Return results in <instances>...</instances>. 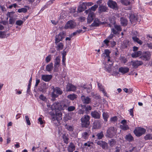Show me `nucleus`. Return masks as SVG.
<instances>
[{
  "label": "nucleus",
  "instance_id": "nucleus-29",
  "mask_svg": "<svg viewBox=\"0 0 152 152\" xmlns=\"http://www.w3.org/2000/svg\"><path fill=\"white\" fill-rule=\"evenodd\" d=\"M132 39L134 42H136L140 45H141L142 44L143 42L141 40H140L136 36H133L132 37Z\"/></svg>",
  "mask_w": 152,
  "mask_h": 152
},
{
  "label": "nucleus",
  "instance_id": "nucleus-62",
  "mask_svg": "<svg viewBox=\"0 0 152 152\" xmlns=\"http://www.w3.org/2000/svg\"><path fill=\"white\" fill-rule=\"evenodd\" d=\"M9 22L10 24H12L14 23V21L13 19L11 18H10L9 19Z\"/></svg>",
  "mask_w": 152,
  "mask_h": 152
},
{
  "label": "nucleus",
  "instance_id": "nucleus-42",
  "mask_svg": "<svg viewBox=\"0 0 152 152\" xmlns=\"http://www.w3.org/2000/svg\"><path fill=\"white\" fill-rule=\"evenodd\" d=\"M27 11V10L26 8H21L19 9L18 10V12L19 13L23 12V13H26Z\"/></svg>",
  "mask_w": 152,
  "mask_h": 152
},
{
  "label": "nucleus",
  "instance_id": "nucleus-6",
  "mask_svg": "<svg viewBox=\"0 0 152 152\" xmlns=\"http://www.w3.org/2000/svg\"><path fill=\"white\" fill-rule=\"evenodd\" d=\"M63 93L62 90L58 87H56L53 90V91L51 94L52 97L54 98L57 97L59 95Z\"/></svg>",
  "mask_w": 152,
  "mask_h": 152
},
{
  "label": "nucleus",
  "instance_id": "nucleus-58",
  "mask_svg": "<svg viewBox=\"0 0 152 152\" xmlns=\"http://www.w3.org/2000/svg\"><path fill=\"white\" fill-rule=\"evenodd\" d=\"M40 82V80L39 79H38L37 78H36V83L35 84L34 87L35 88L37 87L39 84V83Z\"/></svg>",
  "mask_w": 152,
  "mask_h": 152
},
{
  "label": "nucleus",
  "instance_id": "nucleus-28",
  "mask_svg": "<svg viewBox=\"0 0 152 152\" xmlns=\"http://www.w3.org/2000/svg\"><path fill=\"white\" fill-rule=\"evenodd\" d=\"M81 87L83 88L84 89H86V92L88 93H89L91 92V89L92 88L91 84H90L89 86H86V85H83Z\"/></svg>",
  "mask_w": 152,
  "mask_h": 152
},
{
  "label": "nucleus",
  "instance_id": "nucleus-55",
  "mask_svg": "<svg viewBox=\"0 0 152 152\" xmlns=\"http://www.w3.org/2000/svg\"><path fill=\"white\" fill-rule=\"evenodd\" d=\"M117 118L116 116L112 117L110 118V121L111 122H115L117 120Z\"/></svg>",
  "mask_w": 152,
  "mask_h": 152
},
{
  "label": "nucleus",
  "instance_id": "nucleus-44",
  "mask_svg": "<svg viewBox=\"0 0 152 152\" xmlns=\"http://www.w3.org/2000/svg\"><path fill=\"white\" fill-rule=\"evenodd\" d=\"M67 110L69 112H71L74 111L75 109V107L74 106H69L67 108Z\"/></svg>",
  "mask_w": 152,
  "mask_h": 152
},
{
  "label": "nucleus",
  "instance_id": "nucleus-10",
  "mask_svg": "<svg viewBox=\"0 0 152 152\" xmlns=\"http://www.w3.org/2000/svg\"><path fill=\"white\" fill-rule=\"evenodd\" d=\"M106 23L105 22H102L100 21L99 19L95 18L94 22L91 24V26L93 27H97L99 26L100 25H104Z\"/></svg>",
  "mask_w": 152,
  "mask_h": 152
},
{
  "label": "nucleus",
  "instance_id": "nucleus-16",
  "mask_svg": "<svg viewBox=\"0 0 152 152\" xmlns=\"http://www.w3.org/2000/svg\"><path fill=\"white\" fill-rule=\"evenodd\" d=\"M108 7L106 5L103 4L99 5L98 8L99 12L100 13L102 12H107Z\"/></svg>",
  "mask_w": 152,
  "mask_h": 152
},
{
  "label": "nucleus",
  "instance_id": "nucleus-50",
  "mask_svg": "<svg viewBox=\"0 0 152 152\" xmlns=\"http://www.w3.org/2000/svg\"><path fill=\"white\" fill-rule=\"evenodd\" d=\"M25 118L27 124L28 125H31V123L28 116V115H26Z\"/></svg>",
  "mask_w": 152,
  "mask_h": 152
},
{
  "label": "nucleus",
  "instance_id": "nucleus-17",
  "mask_svg": "<svg viewBox=\"0 0 152 152\" xmlns=\"http://www.w3.org/2000/svg\"><path fill=\"white\" fill-rule=\"evenodd\" d=\"M52 75H42V76L41 79L45 82H48L52 79Z\"/></svg>",
  "mask_w": 152,
  "mask_h": 152
},
{
  "label": "nucleus",
  "instance_id": "nucleus-4",
  "mask_svg": "<svg viewBox=\"0 0 152 152\" xmlns=\"http://www.w3.org/2000/svg\"><path fill=\"white\" fill-rule=\"evenodd\" d=\"M151 52L149 51H142L141 56L140 58L143 60L148 61L151 58Z\"/></svg>",
  "mask_w": 152,
  "mask_h": 152
},
{
  "label": "nucleus",
  "instance_id": "nucleus-41",
  "mask_svg": "<svg viewBox=\"0 0 152 152\" xmlns=\"http://www.w3.org/2000/svg\"><path fill=\"white\" fill-rule=\"evenodd\" d=\"M66 128L69 131L72 132L73 131L74 129L72 126H69L66 124L65 125Z\"/></svg>",
  "mask_w": 152,
  "mask_h": 152
},
{
  "label": "nucleus",
  "instance_id": "nucleus-48",
  "mask_svg": "<svg viewBox=\"0 0 152 152\" xmlns=\"http://www.w3.org/2000/svg\"><path fill=\"white\" fill-rule=\"evenodd\" d=\"M92 109L90 105H86V113L88 114L89 112V111L91 110Z\"/></svg>",
  "mask_w": 152,
  "mask_h": 152
},
{
  "label": "nucleus",
  "instance_id": "nucleus-47",
  "mask_svg": "<svg viewBox=\"0 0 152 152\" xmlns=\"http://www.w3.org/2000/svg\"><path fill=\"white\" fill-rule=\"evenodd\" d=\"M89 135L87 132H85L82 134V137L84 139H86L88 138Z\"/></svg>",
  "mask_w": 152,
  "mask_h": 152
},
{
  "label": "nucleus",
  "instance_id": "nucleus-30",
  "mask_svg": "<svg viewBox=\"0 0 152 152\" xmlns=\"http://www.w3.org/2000/svg\"><path fill=\"white\" fill-rule=\"evenodd\" d=\"M56 45H57L56 48L57 50L59 51L63 49L64 45L62 42L57 43Z\"/></svg>",
  "mask_w": 152,
  "mask_h": 152
},
{
  "label": "nucleus",
  "instance_id": "nucleus-27",
  "mask_svg": "<svg viewBox=\"0 0 152 152\" xmlns=\"http://www.w3.org/2000/svg\"><path fill=\"white\" fill-rule=\"evenodd\" d=\"M142 51H138L132 53L131 54V56L133 58H136L141 56Z\"/></svg>",
  "mask_w": 152,
  "mask_h": 152
},
{
  "label": "nucleus",
  "instance_id": "nucleus-2",
  "mask_svg": "<svg viewBox=\"0 0 152 152\" xmlns=\"http://www.w3.org/2000/svg\"><path fill=\"white\" fill-rule=\"evenodd\" d=\"M146 129L141 127H136L134 130L133 132L135 135L137 137H140L145 134Z\"/></svg>",
  "mask_w": 152,
  "mask_h": 152
},
{
  "label": "nucleus",
  "instance_id": "nucleus-53",
  "mask_svg": "<svg viewBox=\"0 0 152 152\" xmlns=\"http://www.w3.org/2000/svg\"><path fill=\"white\" fill-rule=\"evenodd\" d=\"M98 7V5L96 4H95L93 6L91 7L90 8V10H91V11L92 10L94 11H95L96 10V9Z\"/></svg>",
  "mask_w": 152,
  "mask_h": 152
},
{
  "label": "nucleus",
  "instance_id": "nucleus-43",
  "mask_svg": "<svg viewBox=\"0 0 152 152\" xmlns=\"http://www.w3.org/2000/svg\"><path fill=\"white\" fill-rule=\"evenodd\" d=\"M111 52L108 49H105L104 51V53L103 54H104L106 55V56L107 57H110V54Z\"/></svg>",
  "mask_w": 152,
  "mask_h": 152
},
{
  "label": "nucleus",
  "instance_id": "nucleus-52",
  "mask_svg": "<svg viewBox=\"0 0 152 152\" xmlns=\"http://www.w3.org/2000/svg\"><path fill=\"white\" fill-rule=\"evenodd\" d=\"M39 98L40 99L44 101H46L47 99L46 97L42 94L40 95Z\"/></svg>",
  "mask_w": 152,
  "mask_h": 152
},
{
  "label": "nucleus",
  "instance_id": "nucleus-13",
  "mask_svg": "<svg viewBox=\"0 0 152 152\" xmlns=\"http://www.w3.org/2000/svg\"><path fill=\"white\" fill-rule=\"evenodd\" d=\"M82 102L85 104H88L91 102V99L88 96H86L82 95L81 97Z\"/></svg>",
  "mask_w": 152,
  "mask_h": 152
},
{
  "label": "nucleus",
  "instance_id": "nucleus-19",
  "mask_svg": "<svg viewBox=\"0 0 152 152\" xmlns=\"http://www.w3.org/2000/svg\"><path fill=\"white\" fill-rule=\"evenodd\" d=\"M129 19L132 23H135L137 20V16L135 15L134 13H131L130 14Z\"/></svg>",
  "mask_w": 152,
  "mask_h": 152
},
{
  "label": "nucleus",
  "instance_id": "nucleus-64",
  "mask_svg": "<svg viewBox=\"0 0 152 152\" xmlns=\"http://www.w3.org/2000/svg\"><path fill=\"white\" fill-rule=\"evenodd\" d=\"M147 46L150 49H152V43H148L147 44Z\"/></svg>",
  "mask_w": 152,
  "mask_h": 152
},
{
  "label": "nucleus",
  "instance_id": "nucleus-45",
  "mask_svg": "<svg viewBox=\"0 0 152 152\" xmlns=\"http://www.w3.org/2000/svg\"><path fill=\"white\" fill-rule=\"evenodd\" d=\"M151 136L152 135L151 134H147L144 137V138L145 140H151Z\"/></svg>",
  "mask_w": 152,
  "mask_h": 152
},
{
  "label": "nucleus",
  "instance_id": "nucleus-21",
  "mask_svg": "<svg viewBox=\"0 0 152 152\" xmlns=\"http://www.w3.org/2000/svg\"><path fill=\"white\" fill-rule=\"evenodd\" d=\"M75 149V147L73 143H70L69 145L67 147V150L69 152H73Z\"/></svg>",
  "mask_w": 152,
  "mask_h": 152
},
{
  "label": "nucleus",
  "instance_id": "nucleus-8",
  "mask_svg": "<svg viewBox=\"0 0 152 152\" xmlns=\"http://www.w3.org/2000/svg\"><path fill=\"white\" fill-rule=\"evenodd\" d=\"M76 26L75 23L72 20H70L66 23L65 24L64 28L65 29H72L75 28Z\"/></svg>",
  "mask_w": 152,
  "mask_h": 152
},
{
  "label": "nucleus",
  "instance_id": "nucleus-3",
  "mask_svg": "<svg viewBox=\"0 0 152 152\" xmlns=\"http://www.w3.org/2000/svg\"><path fill=\"white\" fill-rule=\"evenodd\" d=\"M116 130L114 127H111L107 131L105 136L107 137L112 138L116 134Z\"/></svg>",
  "mask_w": 152,
  "mask_h": 152
},
{
  "label": "nucleus",
  "instance_id": "nucleus-34",
  "mask_svg": "<svg viewBox=\"0 0 152 152\" xmlns=\"http://www.w3.org/2000/svg\"><path fill=\"white\" fill-rule=\"evenodd\" d=\"M53 63L51 62L46 66V70L48 72H50L53 69Z\"/></svg>",
  "mask_w": 152,
  "mask_h": 152
},
{
  "label": "nucleus",
  "instance_id": "nucleus-25",
  "mask_svg": "<svg viewBox=\"0 0 152 152\" xmlns=\"http://www.w3.org/2000/svg\"><path fill=\"white\" fill-rule=\"evenodd\" d=\"M129 69L127 67H121L119 69V71L125 74L129 71Z\"/></svg>",
  "mask_w": 152,
  "mask_h": 152
},
{
  "label": "nucleus",
  "instance_id": "nucleus-15",
  "mask_svg": "<svg viewBox=\"0 0 152 152\" xmlns=\"http://www.w3.org/2000/svg\"><path fill=\"white\" fill-rule=\"evenodd\" d=\"M92 117L95 119H99L100 118L101 114L96 110H94L91 113Z\"/></svg>",
  "mask_w": 152,
  "mask_h": 152
},
{
  "label": "nucleus",
  "instance_id": "nucleus-9",
  "mask_svg": "<svg viewBox=\"0 0 152 152\" xmlns=\"http://www.w3.org/2000/svg\"><path fill=\"white\" fill-rule=\"evenodd\" d=\"M143 64L142 61L137 60L132 61L131 62V65L134 69L137 68L138 66L142 65Z\"/></svg>",
  "mask_w": 152,
  "mask_h": 152
},
{
  "label": "nucleus",
  "instance_id": "nucleus-51",
  "mask_svg": "<svg viewBox=\"0 0 152 152\" xmlns=\"http://www.w3.org/2000/svg\"><path fill=\"white\" fill-rule=\"evenodd\" d=\"M23 23V21L21 20H17L16 22V24L19 26H21Z\"/></svg>",
  "mask_w": 152,
  "mask_h": 152
},
{
  "label": "nucleus",
  "instance_id": "nucleus-46",
  "mask_svg": "<svg viewBox=\"0 0 152 152\" xmlns=\"http://www.w3.org/2000/svg\"><path fill=\"white\" fill-rule=\"evenodd\" d=\"M120 127L124 131L126 130L129 129V127L127 125H121Z\"/></svg>",
  "mask_w": 152,
  "mask_h": 152
},
{
  "label": "nucleus",
  "instance_id": "nucleus-11",
  "mask_svg": "<svg viewBox=\"0 0 152 152\" xmlns=\"http://www.w3.org/2000/svg\"><path fill=\"white\" fill-rule=\"evenodd\" d=\"M107 4L110 8L114 10L117 9V4L115 1L110 0L107 2Z\"/></svg>",
  "mask_w": 152,
  "mask_h": 152
},
{
  "label": "nucleus",
  "instance_id": "nucleus-56",
  "mask_svg": "<svg viewBox=\"0 0 152 152\" xmlns=\"http://www.w3.org/2000/svg\"><path fill=\"white\" fill-rule=\"evenodd\" d=\"M129 111L130 113V115L132 116V117H133L134 116L133 108L130 109Z\"/></svg>",
  "mask_w": 152,
  "mask_h": 152
},
{
  "label": "nucleus",
  "instance_id": "nucleus-26",
  "mask_svg": "<svg viewBox=\"0 0 152 152\" xmlns=\"http://www.w3.org/2000/svg\"><path fill=\"white\" fill-rule=\"evenodd\" d=\"M97 84L98 87L99 88L100 90L102 92L104 96H107V93L104 91V87L102 86V84L98 82H97Z\"/></svg>",
  "mask_w": 152,
  "mask_h": 152
},
{
  "label": "nucleus",
  "instance_id": "nucleus-32",
  "mask_svg": "<svg viewBox=\"0 0 152 152\" xmlns=\"http://www.w3.org/2000/svg\"><path fill=\"white\" fill-rule=\"evenodd\" d=\"M125 139L127 140L129 142H132L134 140L133 137L130 134L126 136Z\"/></svg>",
  "mask_w": 152,
  "mask_h": 152
},
{
  "label": "nucleus",
  "instance_id": "nucleus-12",
  "mask_svg": "<svg viewBox=\"0 0 152 152\" xmlns=\"http://www.w3.org/2000/svg\"><path fill=\"white\" fill-rule=\"evenodd\" d=\"M56 107L55 108L59 110H64L65 109H66L67 107L69 106V104H66L64 103L58 104H56Z\"/></svg>",
  "mask_w": 152,
  "mask_h": 152
},
{
  "label": "nucleus",
  "instance_id": "nucleus-5",
  "mask_svg": "<svg viewBox=\"0 0 152 152\" xmlns=\"http://www.w3.org/2000/svg\"><path fill=\"white\" fill-rule=\"evenodd\" d=\"M66 33L65 31H62L60 32L59 34L56 35L55 43L56 44L58 43L60 41H62L63 39L65 37Z\"/></svg>",
  "mask_w": 152,
  "mask_h": 152
},
{
  "label": "nucleus",
  "instance_id": "nucleus-37",
  "mask_svg": "<svg viewBox=\"0 0 152 152\" xmlns=\"http://www.w3.org/2000/svg\"><path fill=\"white\" fill-rule=\"evenodd\" d=\"M32 80V77H31L30 78V79L29 80V83L28 85V88L27 90V93L28 94H29V93L30 91V88L31 86V83Z\"/></svg>",
  "mask_w": 152,
  "mask_h": 152
},
{
  "label": "nucleus",
  "instance_id": "nucleus-14",
  "mask_svg": "<svg viewBox=\"0 0 152 152\" xmlns=\"http://www.w3.org/2000/svg\"><path fill=\"white\" fill-rule=\"evenodd\" d=\"M96 143L98 145L101 146L102 149H107L108 148V144L106 142L102 141H98Z\"/></svg>",
  "mask_w": 152,
  "mask_h": 152
},
{
  "label": "nucleus",
  "instance_id": "nucleus-20",
  "mask_svg": "<svg viewBox=\"0 0 152 152\" xmlns=\"http://www.w3.org/2000/svg\"><path fill=\"white\" fill-rule=\"evenodd\" d=\"M85 4V2H83L77 8L78 12H82L87 9Z\"/></svg>",
  "mask_w": 152,
  "mask_h": 152
},
{
  "label": "nucleus",
  "instance_id": "nucleus-36",
  "mask_svg": "<svg viewBox=\"0 0 152 152\" xmlns=\"http://www.w3.org/2000/svg\"><path fill=\"white\" fill-rule=\"evenodd\" d=\"M116 141L114 139H111L109 140L108 143L110 145V146L111 147H113L115 144Z\"/></svg>",
  "mask_w": 152,
  "mask_h": 152
},
{
  "label": "nucleus",
  "instance_id": "nucleus-38",
  "mask_svg": "<svg viewBox=\"0 0 152 152\" xmlns=\"http://www.w3.org/2000/svg\"><path fill=\"white\" fill-rule=\"evenodd\" d=\"M96 136L97 137V138L98 140H100L102 139L104 137V134L102 132L100 133H98Z\"/></svg>",
  "mask_w": 152,
  "mask_h": 152
},
{
  "label": "nucleus",
  "instance_id": "nucleus-33",
  "mask_svg": "<svg viewBox=\"0 0 152 152\" xmlns=\"http://www.w3.org/2000/svg\"><path fill=\"white\" fill-rule=\"evenodd\" d=\"M100 126V123L99 121H95L93 123V128L94 129H98L99 128Z\"/></svg>",
  "mask_w": 152,
  "mask_h": 152
},
{
  "label": "nucleus",
  "instance_id": "nucleus-61",
  "mask_svg": "<svg viewBox=\"0 0 152 152\" xmlns=\"http://www.w3.org/2000/svg\"><path fill=\"white\" fill-rule=\"evenodd\" d=\"M81 109L83 110L85 112H86V105H81Z\"/></svg>",
  "mask_w": 152,
  "mask_h": 152
},
{
  "label": "nucleus",
  "instance_id": "nucleus-60",
  "mask_svg": "<svg viewBox=\"0 0 152 152\" xmlns=\"http://www.w3.org/2000/svg\"><path fill=\"white\" fill-rule=\"evenodd\" d=\"M38 122L39 123V124H43L44 122L42 120V118L40 117L38 119Z\"/></svg>",
  "mask_w": 152,
  "mask_h": 152
},
{
  "label": "nucleus",
  "instance_id": "nucleus-39",
  "mask_svg": "<svg viewBox=\"0 0 152 152\" xmlns=\"http://www.w3.org/2000/svg\"><path fill=\"white\" fill-rule=\"evenodd\" d=\"M75 94H70L67 97L70 99L73 100L77 98Z\"/></svg>",
  "mask_w": 152,
  "mask_h": 152
},
{
  "label": "nucleus",
  "instance_id": "nucleus-23",
  "mask_svg": "<svg viewBox=\"0 0 152 152\" xmlns=\"http://www.w3.org/2000/svg\"><path fill=\"white\" fill-rule=\"evenodd\" d=\"M121 24L122 26H125L128 24V21L127 19L124 17H121L120 18Z\"/></svg>",
  "mask_w": 152,
  "mask_h": 152
},
{
  "label": "nucleus",
  "instance_id": "nucleus-18",
  "mask_svg": "<svg viewBox=\"0 0 152 152\" xmlns=\"http://www.w3.org/2000/svg\"><path fill=\"white\" fill-rule=\"evenodd\" d=\"M76 89V87L74 85L68 83L66 86V90L67 91H74Z\"/></svg>",
  "mask_w": 152,
  "mask_h": 152
},
{
  "label": "nucleus",
  "instance_id": "nucleus-1",
  "mask_svg": "<svg viewBox=\"0 0 152 152\" xmlns=\"http://www.w3.org/2000/svg\"><path fill=\"white\" fill-rule=\"evenodd\" d=\"M90 116L88 115H85L82 117L81 119L82 127H88L90 124Z\"/></svg>",
  "mask_w": 152,
  "mask_h": 152
},
{
  "label": "nucleus",
  "instance_id": "nucleus-54",
  "mask_svg": "<svg viewBox=\"0 0 152 152\" xmlns=\"http://www.w3.org/2000/svg\"><path fill=\"white\" fill-rule=\"evenodd\" d=\"M51 55H49L46 57L45 58V61L47 63H48L51 60Z\"/></svg>",
  "mask_w": 152,
  "mask_h": 152
},
{
  "label": "nucleus",
  "instance_id": "nucleus-35",
  "mask_svg": "<svg viewBox=\"0 0 152 152\" xmlns=\"http://www.w3.org/2000/svg\"><path fill=\"white\" fill-rule=\"evenodd\" d=\"M109 115L107 112H103L102 114V117L104 121L106 122L107 121V119L109 118Z\"/></svg>",
  "mask_w": 152,
  "mask_h": 152
},
{
  "label": "nucleus",
  "instance_id": "nucleus-40",
  "mask_svg": "<svg viewBox=\"0 0 152 152\" xmlns=\"http://www.w3.org/2000/svg\"><path fill=\"white\" fill-rule=\"evenodd\" d=\"M121 2L122 4L126 6L129 5L130 4V2L128 0H121Z\"/></svg>",
  "mask_w": 152,
  "mask_h": 152
},
{
  "label": "nucleus",
  "instance_id": "nucleus-59",
  "mask_svg": "<svg viewBox=\"0 0 152 152\" xmlns=\"http://www.w3.org/2000/svg\"><path fill=\"white\" fill-rule=\"evenodd\" d=\"M85 6L86 7L87 6H91L93 4V3L91 2H85Z\"/></svg>",
  "mask_w": 152,
  "mask_h": 152
},
{
  "label": "nucleus",
  "instance_id": "nucleus-49",
  "mask_svg": "<svg viewBox=\"0 0 152 152\" xmlns=\"http://www.w3.org/2000/svg\"><path fill=\"white\" fill-rule=\"evenodd\" d=\"M5 36L6 34L5 31H0V38H5Z\"/></svg>",
  "mask_w": 152,
  "mask_h": 152
},
{
  "label": "nucleus",
  "instance_id": "nucleus-31",
  "mask_svg": "<svg viewBox=\"0 0 152 152\" xmlns=\"http://www.w3.org/2000/svg\"><path fill=\"white\" fill-rule=\"evenodd\" d=\"M68 135L66 134H64L63 135V139L64 141V142L66 144H67L68 143V140L69 139L68 137Z\"/></svg>",
  "mask_w": 152,
  "mask_h": 152
},
{
  "label": "nucleus",
  "instance_id": "nucleus-22",
  "mask_svg": "<svg viewBox=\"0 0 152 152\" xmlns=\"http://www.w3.org/2000/svg\"><path fill=\"white\" fill-rule=\"evenodd\" d=\"M60 57L59 56H57L56 57L54 61V66L55 68H56L59 66L60 62Z\"/></svg>",
  "mask_w": 152,
  "mask_h": 152
},
{
  "label": "nucleus",
  "instance_id": "nucleus-63",
  "mask_svg": "<svg viewBox=\"0 0 152 152\" xmlns=\"http://www.w3.org/2000/svg\"><path fill=\"white\" fill-rule=\"evenodd\" d=\"M110 44L112 47H114L116 44V42L114 41H111Z\"/></svg>",
  "mask_w": 152,
  "mask_h": 152
},
{
  "label": "nucleus",
  "instance_id": "nucleus-7",
  "mask_svg": "<svg viewBox=\"0 0 152 152\" xmlns=\"http://www.w3.org/2000/svg\"><path fill=\"white\" fill-rule=\"evenodd\" d=\"M115 23V22L113 23L114 28H111V31L113 34L117 35L119 34L120 32L122 31V28L120 25H116Z\"/></svg>",
  "mask_w": 152,
  "mask_h": 152
},
{
  "label": "nucleus",
  "instance_id": "nucleus-57",
  "mask_svg": "<svg viewBox=\"0 0 152 152\" xmlns=\"http://www.w3.org/2000/svg\"><path fill=\"white\" fill-rule=\"evenodd\" d=\"M66 60V58H64V57H62V64L64 66H66V64L65 63Z\"/></svg>",
  "mask_w": 152,
  "mask_h": 152
},
{
  "label": "nucleus",
  "instance_id": "nucleus-24",
  "mask_svg": "<svg viewBox=\"0 0 152 152\" xmlns=\"http://www.w3.org/2000/svg\"><path fill=\"white\" fill-rule=\"evenodd\" d=\"M94 14L93 12L89 13L87 18V22L88 23H91L94 20Z\"/></svg>",
  "mask_w": 152,
  "mask_h": 152
}]
</instances>
